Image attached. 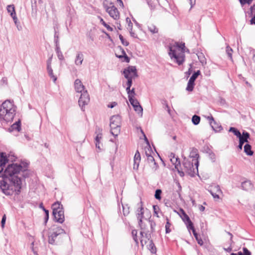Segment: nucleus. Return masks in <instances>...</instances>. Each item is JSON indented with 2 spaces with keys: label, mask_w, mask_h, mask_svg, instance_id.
<instances>
[{
  "label": "nucleus",
  "mask_w": 255,
  "mask_h": 255,
  "mask_svg": "<svg viewBox=\"0 0 255 255\" xmlns=\"http://www.w3.org/2000/svg\"><path fill=\"white\" fill-rule=\"evenodd\" d=\"M8 159L5 153L0 152V189L5 195H11L15 193L19 194L22 184L21 172L25 171L28 163L21 162V163L9 164L4 172L1 173Z\"/></svg>",
  "instance_id": "nucleus-1"
},
{
  "label": "nucleus",
  "mask_w": 255,
  "mask_h": 255,
  "mask_svg": "<svg viewBox=\"0 0 255 255\" xmlns=\"http://www.w3.org/2000/svg\"><path fill=\"white\" fill-rule=\"evenodd\" d=\"M184 43L174 42L168 46V54L171 59H174V61L179 65L183 64L184 61Z\"/></svg>",
  "instance_id": "nucleus-2"
},
{
  "label": "nucleus",
  "mask_w": 255,
  "mask_h": 255,
  "mask_svg": "<svg viewBox=\"0 0 255 255\" xmlns=\"http://www.w3.org/2000/svg\"><path fill=\"white\" fill-rule=\"evenodd\" d=\"M16 110L13 101H5L0 107V120L6 122L12 121L16 114Z\"/></svg>",
  "instance_id": "nucleus-3"
},
{
  "label": "nucleus",
  "mask_w": 255,
  "mask_h": 255,
  "mask_svg": "<svg viewBox=\"0 0 255 255\" xmlns=\"http://www.w3.org/2000/svg\"><path fill=\"white\" fill-rule=\"evenodd\" d=\"M53 215L57 222L62 223L64 221V211L62 205L57 202L52 205Z\"/></svg>",
  "instance_id": "nucleus-4"
},
{
  "label": "nucleus",
  "mask_w": 255,
  "mask_h": 255,
  "mask_svg": "<svg viewBox=\"0 0 255 255\" xmlns=\"http://www.w3.org/2000/svg\"><path fill=\"white\" fill-rule=\"evenodd\" d=\"M121 118L119 115L113 116L110 119L111 133L114 136H118L120 130Z\"/></svg>",
  "instance_id": "nucleus-5"
},
{
  "label": "nucleus",
  "mask_w": 255,
  "mask_h": 255,
  "mask_svg": "<svg viewBox=\"0 0 255 255\" xmlns=\"http://www.w3.org/2000/svg\"><path fill=\"white\" fill-rule=\"evenodd\" d=\"M194 164L196 165L195 168L193 166V163L188 160H184L183 162V165L185 171L190 175H193L196 172H198V161H195Z\"/></svg>",
  "instance_id": "nucleus-6"
},
{
  "label": "nucleus",
  "mask_w": 255,
  "mask_h": 255,
  "mask_svg": "<svg viewBox=\"0 0 255 255\" xmlns=\"http://www.w3.org/2000/svg\"><path fill=\"white\" fill-rule=\"evenodd\" d=\"M65 233L64 230L59 227H54L49 233L48 236V242L50 244H54L55 240L58 236Z\"/></svg>",
  "instance_id": "nucleus-7"
},
{
  "label": "nucleus",
  "mask_w": 255,
  "mask_h": 255,
  "mask_svg": "<svg viewBox=\"0 0 255 255\" xmlns=\"http://www.w3.org/2000/svg\"><path fill=\"white\" fill-rule=\"evenodd\" d=\"M143 214L144 209L142 206H140L136 210V215L141 230H144L145 229V219H147L144 217Z\"/></svg>",
  "instance_id": "nucleus-8"
},
{
  "label": "nucleus",
  "mask_w": 255,
  "mask_h": 255,
  "mask_svg": "<svg viewBox=\"0 0 255 255\" xmlns=\"http://www.w3.org/2000/svg\"><path fill=\"white\" fill-rule=\"evenodd\" d=\"M123 74L127 79H132L137 76L136 69L134 66H128L125 69Z\"/></svg>",
  "instance_id": "nucleus-9"
},
{
  "label": "nucleus",
  "mask_w": 255,
  "mask_h": 255,
  "mask_svg": "<svg viewBox=\"0 0 255 255\" xmlns=\"http://www.w3.org/2000/svg\"><path fill=\"white\" fill-rule=\"evenodd\" d=\"M90 101L89 95L87 91H84V92L81 94L79 98L78 103L79 105L81 107L82 111H84V107L85 105H87Z\"/></svg>",
  "instance_id": "nucleus-10"
},
{
  "label": "nucleus",
  "mask_w": 255,
  "mask_h": 255,
  "mask_svg": "<svg viewBox=\"0 0 255 255\" xmlns=\"http://www.w3.org/2000/svg\"><path fill=\"white\" fill-rule=\"evenodd\" d=\"M208 191L214 199H219V194L222 193V190L220 186L215 184L210 187V189H208Z\"/></svg>",
  "instance_id": "nucleus-11"
},
{
  "label": "nucleus",
  "mask_w": 255,
  "mask_h": 255,
  "mask_svg": "<svg viewBox=\"0 0 255 255\" xmlns=\"http://www.w3.org/2000/svg\"><path fill=\"white\" fill-rule=\"evenodd\" d=\"M106 11L109 14L110 16L114 19L117 20L119 19L120 17V13L117 8L115 6L112 5L108 6L106 8Z\"/></svg>",
  "instance_id": "nucleus-12"
},
{
  "label": "nucleus",
  "mask_w": 255,
  "mask_h": 255,
  "mask_svg": "<svg viewBox=\"0 0 255 255\" xmlns=\"http://www.w3.org/2000/svg\"><path fill=\"white\" fill-rule=\"evenodd\" d=\"M250 134L246 131L243 132L242 135L239 136V144L238 145V148L242 150L243 145L245 142H248V139L250 138Z\"/></svg>",
  "instance_id": "nucleus-13"
},
{
  "label": "nucleus",
  "mask_w": 255,
  "mask_h": 255,
  "mask_svg": "<svg viewBox=\"0 0 255 255\" xmlns=\"http://www.w3.org/2000/svg\"><path fill=\"white\" fill-rule=\"evenodd\" d=\"M52 56H51L47 60V70L48 75L52 79L54 82H55L57 80V77L55 76L53 73V70L51 67Z\"/></svg>",
  "instance_id": "nucleus-14"
},
{
  "label": "nucleus",
  "mask_w": 255,
  "mask_h": 255,
  "mask_svg": "<svg viewBox=\"0 0 255 255\" xmlns=\"http://www.w3.org/2000/svg\"><path fill=\"white\" fill-rule=\"evenodd\" d=\"M207 119L209 121L210 125L212 129L216 132H218L222 129L221 125L218 124L214 119L212 116L208 117Z\"/></svg>",
  "instance_id": "nucleus-15"
},
{
  "label": "nucleus",
  "mask_w": 255,
  "mask_h": 255,
  "mask_svg": "<svg viewBox=\"0 0 255 255\" xmlns=\"http://www.w3.org/2000/svg\"><path fill=\"white\" fill-rule=\"evenodd\" d=\"M75 90L77 93H82L84 91H87L85 90L84 86L83 85L81 81L78 79H76L74 82Z\"/></svg>",
  "instance_id": "nucleus-16"
},
{
  "label": "nucleus",
  "mask_w": 255,
  "mask_h": 255,
  "mask_svg": "<svg viewBox=\"0 0 255 255\" xmlns=\"http://www.w3.org/2000/svg\"><path fill=\"white\" fill-rule=\"evenodd\" d=\"M182 211L183 212V217L182 218L183 221H184V222L186 224L187 229L189 230H191V229H193V228L194 227L193 224L192 222H191L190 218L184 212V211L183 210H182Z\"/></svg>",
  "instance_id": "nucleus-17"
},
{
  "label": "nucleus",
  "mask_w": 255,
  "mask_h": 255,
  "mask_svg": "<svg viewBox=\"0 0 255 255\" xmlns=\"http://www.w3.org/2000/svg\"><path fill=\"white\" fill-rule=\"evenodd\" d=\"M7 10L10 13V16L12 17L15 24L17 23V18L16 16V13L13 5H9L7 6Z\"/></svg>",
  "instance_id": "nucleus-18"
},
{
  "label": "nucleus",
  "mask_w": 255,
  "mask_h": 255,
  "mask_svg": "<svg viewBox=\"0 0 255 255\" xmlns=\"http://www.w3.org/2000/svg\"><path fill=\"white\" fill-rule=\"evenodd\" d=\"M21 129V122L20 120H18L15 123L12 124L11 127L8 128V131L9 132H12L13 131H19Z\"/></svg>",
  "instance_id": "nucleus-19"
},
{
  "label": "nucleus",
  "mask_w": 255,
  "mask_h": 255,
  "mask_svg": "<svg viewBox=\"0 0 255 255\" xmlns=\"http://www.w3.org/2000/svg\"><path fill=\"white\" fill-rule=\"evenodd\" d=\"M84 60V55L81 52H78L75 59V64L77 66L82 65Z\"/></svg>",
  "instance_id": "nucleus-20"
},
{
  "label": "nucleus",
  "mask_w": 255,
  "mask_h": 255,
  "mask_svg": "<svg viewBox=\"0 0 255 255\" xmlns=\"http://www.w3.org/2000/svg\"><path fill=\"white\" fill-rule=\"evenodd\" d=\"M242 188L245 190H250L252 189L253 185L250 181H245L242 183Z\"/></svg>",
  "instance_id": "nucleus-21"
},
{
  "label": "nucleus",
  "mask_w": 255,
  "mask_h": 255,
  "mask_svg": "<svg viewBox=\"0 0 255 255\" xmlns=\"http://www.w3.org/2000/svg\"><path fill=\"white\" fill-rule=\"evenodd\" d=\"M190 156L193 159H195L196 161H198L197 159L199 157V155L198 153V150L195 148H193L190 153Z\"/></svg>",
  "instance_id": "nucleus-22"
},
{
  "label": "nucleus",
  "mask_w": 255,
  "mask_h": 255,
  "mask_svg": "<svg viewBox=\"0 0 255 255\" xmlns=\"http://www.w3.org/2000/svg\"><path fill=\"white\" fill-rule=\"evenodd\" d=\"M244 151L248 155L251 156L253 154L254 152L252 150L251 145L249 144H246L244 146Z\"/></svg>",
  "instance_id": "nucleus-23"
},
{
  "label": "nucleus",
  "mask_w": 255,
  "mask_h": 255,
  "mask_svg": "<svg viewBox=\"0 0 255 255\" xmlns=\"http://www.w3.org/2000/svg\"><path fill=\"white\" fill-rule=\"evenodd\" d=\"M55 51L58 59L60 60H62L64 59V56L62 52L61 51L59 45L58 44H57L56 45Z\"/></svg>",
  "instance_id": "nucleus-24"
},
{
  "label": "nucleus",
  "mask_w": 255,
  "mask_h": 255,
  "mask_svg": "<svg viewBox=\"0 0 255 255\" xmlns=\"http://www.w3.org/2000/svg\"><path fill=\"white\" fill-rule=\"evenodd\" d=\"M172 155H173V159H171V162L175 164V167L177 169V170L178 171V173H179L180 176H184V172L179 171V169L177 168L178 164H176V162L178 161V158H174V155L172 153L171 154V156H172Z\"/></svg>",
  "instance_id": "nucleus-25"
},
{
  "label": "nucleus",
  "mask_w": 255,
  "mask_h": 255,
  "mask_svg": "<svg viewBox=\"0 0 255 255\" xmlns=\"http://www.w3.org/2000/svg\"><path fill=\"white\" fill-rule=\"evenodd\" d=\"M197 56L199 60L202 63V64L205 65L206 64V59L202 53H198L197 54Z\"/></svg>",
  "instance_id": "nucleus-26"
},
{
  "label": "nucleus",
  "mask_w": 255,
  "mask_h": 255,
  "mask_svg": "<svg viewBox=\"0 0 255 255\" xmlns=\"http://www.w3.org/2000/svg\"><path fill=\"white\" fill-rule=\"evenodd\" d=\"M229 131L233 132L236 136H237V137H239L242 135L238 129L234 127H231Z\"/></svg>",
  "instance_id": "nucleus-27"
},
{
  "label": "nucleus",
  "mask_w": 255,
  "mask_h": 255,
  "mask_svg": "<svg viewBox=\"0 0 255 255\" xmlns=\"http://www.w3.org/2000/svg\"><path fill=\"white\" fill-rule=\"evenodd\" d=\"M191 230L192 231L193 234L195 238H196V239L198 242V244L201 246L203 245V241H202V239L199 238L198 234L196 232V231H195L194 228H193V229H191Z\"/></svg>",
  "instance_id": "nucleus-28"
},
{
  "label": "nucleus",
  "mask_w": 255,
  "mask_h": 255,
  "mask_svg": "<svg viewBox=\"0 0 255 255\" xmlns=\"http://www.w3.org/2000/svg\"><path fill=\"white\" fill-rule=\"evenodd\" d=\"M233 49L229 46L227 45L226 48V52L228 57L230 59V60L233 61V57H232V53H233Z\"/></svg>",
  "instance_id": "nucleus-29"
},
{
  "label": "nucleus",
  "mask_w": 255,
  "mask_h": 255,
  "mask_svg": "<svg viewBox=\"0 0 255 255\" xmlns=\"http://www.w3.org/2000/svg\"><path fill=\"white\" fill-rule=\"evenodd\" d=\"M195 83L189 80L186 90L187 91L191 92L193 90Z\"/></svg>",
  "instance_id": "nucleus-30"
},
{
  "label": "nucleus",
  "mask_w": 255,
  "mask_h": 255,
  "mask_svg": "<svg viewBox=\"0 0 255 255\" xmlns=\"http://www.w3.org/2000/svg\"><path fill=\"white\" fill-rule=\"evenodd\" d=\"M192 122L194 125H197L200 122V117L197 115H194L192 118Z\"/></svg>",
  "instance_id": "nucleus-31"
},
{
  "label": "nucleus",
  "mask_w": 255,
  "mask_h": 255,
  "mask_svg": "<svg viewBox=\"0 0 255 255\" xmlns=\"http://www.w3.org/2000/svg\"><path fill=\"white\" fill-rule=\"evenodd\" d=\"M146 229V227H145V229L144 230H141V231H140V235L141 237V239L140 240V243L142 246H143L144 240L143 239H142V238H143L144 236L146 237V238H148L147 234L146 233H145V232ZM144 243L145 244L146 243L145 241H144Z\"/></svg>",
  "instance_id": "nucleus-32"
},
{
  "label": "nucleus",
  "mask_w": 255,
  "mask_h": 255,
  "mask_svg": "<svg viewBox=\"0 0 255 255\" xmlns=\"http://www.w3.org/2000/svg\"><path fill=\"white\" fill-rule=\"evenodd\" d=\"M201 72L200 70H198L196 72H194L191 77L190 78L189 80L193 82H195V81L198 77V76L200 74Z\"/></svg>",
  "instance_id": "nucleus-33"
},
{
  "label": "nucleus",
  "mask_w": 255,
  "mask_h": 255,
  "mask_svg": "<svg viewBox=\"0 0 255 255\" xmlns=\"http://www.w3.org/2000/svg\"><path fill=\"white\" fill-rule=\"evenodd\" d=\"M148 29L152 33H156L158 32V29L153 24H150L148 26Z\"/></svg>",
  "instance_id": "nucleus-34"
},
{
  "label": "nucleus",
  "mask_w": 255,
  "mask_h": 255,
  "mask_svg": "<svg viewBox=\"0 0 255 255\" xmlns=\"http://www.w3.org/2000/svg\"><path fill=\"white\" fill-rule=\"evenodd\" d=\"M145 222H146V223H148V224L150 225V228H151V232H153L154 230V227L156 225L155 224V223L154 222H153V221L152 220H147V219H145Z\"/></svg>",
  "instance_id": "nucleus-35"
},
{
  "label": "nucleus",
  "mask_w": 255,
  "mask_h": 255,
  "mask_svg": "<svg viewBox=\"0 0 255 255\" xmlns=\"http://www.w3.org/2000/svg\"><path fill=\"white\" fill-rule=\"evenodd\" d=\"M128 100H129L130 104L133 107V108L135 107V106H137L139 104L138 101L136 99H135L134 98L128 99Z\"/></svg>",
  "instance_id": "nucleus-36"
},
{
  "label": "nucleus",
  "mask_w": 255,
  "mask_h": 255,
  "mask_svg": "<svg viewBox=\"0 0 255 255\" xmlns=\"http://www.w3.org/2000/svg\"><path fill=\"white\" fill-rule=\"evenodd\" d=\"M171 224L169 223V220L168 218H166V223L165 225V232L166 234H168L171 232V229H170L171 227Z\"/></svg>",
  "instance_id": "nucleus-37"
},
{
  "label": "nucleus",
  "mask_w": 255,
  "mask_h": 255,
  "mask_svg": "<svg viewBox=\"0 0 255 255\" xmlns=\"http://www.w3.org/2000/svg\"><path fill=\"white\" fill-rule=\"evenodd\" d=\"M134 110L137 113L140 114L141 117L142 116L143 109L142 107L139 104L137 106H135V107L134 108Z\"/></svg>",
  "instance_id": "nucleus-38"
},
{
  "label": "nucleus",
  "mask_w": 255,
  "mask_h": 255,
  "mask_svg": "<svg viewBox=\"0 0 255 255\" xmlns=\"http://www.w3.org/2000/svg\"><path fill=\"white\" fill-rule=\"evenodd\" d=\"M100 22L105 27L107 28L108 30L110 31H113V28L109 25L107 23H106L102 18H100Z\"/></svg>",
  "instance_id": "nucleus-39"
},
{
  "label": "nucleus",
  "mask_w": 255,
  "mask_h": 255,
  "mask_svg": "<svg viewBox=\"0 0 255 255\" xmlns=\"http://www.w3.org/2000/svg\"><path fill=\"white\" fill-rule=\"evenodd\" d=\"M162 193V191L161 189H156L155 192L154 197L157 200L161 199V194Z\"/></svg>",
  "instance_id": "nucleus-40"
},
{
  "label": "nucleus",
  "mask_w": 255,
  "mask_h": 255,
  "mask_svg": "<svg viewBox=\"0 0 255 255\" xmlns=\"http://www.w3.org/2000/svg\"><path fill=\"white\" fill-rule=\"evenodd\" d=\"M145 151L146 157L151 155L153 153L150 145L145 148Z\"/></svg>",
  "instance_id": "nucleus-41"
},
{
  "label": "nucleus",
  "mask_w": 255,
  "mask_h": 255,
  "mask_svg": "<svg viewBox=\"0 0 255 255\" xmlns=\"http://www.w3.org/2000/svg\"><path fill=\"white\" fill-rule=\"evenodd\" d=\"M147 160L149 163H153L154 165L156 166L154 158L152 155L147 157Z\"/></svg>",
  "instance_id": "nucleus-42"
},
{
  "label": "nucleus",
  "mask_w": 255,
  "mask_h": 255,
  "mask_svg": "<svg viewBox=\"0 0 255 255\" xmlns=\"http://www.w3.org/2000/svg\"><path fill=\"white\" fill-rule=\"evenodd\" d=\"M135 95V89L134 88H132L131 90H130L129 93L128 94V98L130 99L134 98Z\"/></svg>",
  "instance_id": "nucleus-43"
},
{
  "label": "nucleus",
  "mask_w": 255,
  "mask_h": 255,
  "mask_svg": "<svg viewBox=\"0 0 255 255\" xmlns=\"http://www.w3.org/2000/svg\"><path fill=\"white\" fill-rule=\"evenodd\" d=\"M119 38L123 45L128 46L129 44V43L124 39V37L121 34L119 35Z\"/></svg>",
  "instance_id": "nucleus-44"
},
{
  "label": "nucleus",
  "mask_w": 255,
  "mask_h": 255,
  "mask_svg": "<svg viewBox=\"0 0 255 255\" xmlns=\"http://www.w3.org/2000/svg\"><path fill=\"white\" fill-rule=\"evenodd\" d=\"M133 160L140 161V155L138 151H136L135 153Z\"/></svg>",
  "instance_id": "nucleus-45"
},
{
  "label": "nucleus",
  "mask_w": 255,
  "mask_h": 255,
  "mask_svg": "<svg viewBox=\"0 0 255 255\" xmlns=\"http://www.w3.org/2000/svg\"><path fill=\"white\" fill-rule=\"evenodd\" d=\"M122 53H123V56H120L119 57L121 58L123 56H124V58H125V61L127 62H129V58L127 55L126 52H125V51L124 50H122Z\"/></svg>",
  "instance_id": "nucleus-46"
},
{
  "label": "nucleus",
  "mask_w": 255,
  "mask_h": 255,
  "mask_svg": "<svg viewBox=\"0 0 255 255\" xmlns=\"http://www.w3.org/2000/svg\"><path fill=\"white\" fill-rule=\"evenodd\" d=\"M43 211H44L45 213V222L46 223L49 219V212L48 210H46L45 208H43Z\"/></svg>",
  "instance_id": "nucleus-47"
},
{
  "label": "nucleus",
  "mask_w": 255,
  "mask_h": 255,
  "mask_svg": "<svg viewBox=\"0 0 255 255\" xmlns=\"http://www.w3.org/2000/svg\"><path fill=\"white\" fill-rule=\"evenodd\" d=\"M140 161H137L135 160H133V168L135 170H137L138 168L139 164Z\"/></svg>",
  "instance_id": "nucleus-48"
},
{
  "label": "nucleus",
  "mask_w": 255,
  "mask_h": 255,
  "mask_svg": "<svg viewBox=\"0 0 255 255\" xmlns=\"http://www.w3.org/2000/svg\"><path fill=\"white\" fill-rule=\"evenodd\" d=\"M252 1L253 0H240V2L242 5H244L246 3L250 4Z\"/></svg>",
  "instance_id": "nucleus-49"
},
{
  "label": "nucleus",
  "mask_w": 255,
  "mask_h": 255,
  "mask_svg": "<svg viewBox=\"0 0 255 255\" xmlns=\"http://www.w3.org/2000/svg\"><path fill=\"white\" fill-rule=\"evenodd\" d=\"M5 221H6V216H5V215H4L2 216V219H1V226L2 228H4V225H5Z\"/></svg>",
  "instance_id": "nucleus-50"
},
{
  "label": "nucleus",
  "mask_w": 255,
  "mask_h": 255,
  "mask_svg": "<svg viewBox=\"0 0 255 255\" xmlns=\"http://www.w3.org/2000/svg\"><path fill=\"white\" fill-rule=\"evenodd\" d=\"M243 255H251V252L246 248H243Z\"/></svg>",
  "instance_id": "nucleus-51"
},
{
  "label": "nucleus",
  "mask_w": 255,
  "mask_h": 255,
  "mask_svg": "<svg viewBox=\"0 0 255 255\" xmlns=\"http://www.w3.org/2000/svg\"><path fill=\"white\" fill-rule=\"evenodd\" d=\"M96 134H97V135L95 138V141H97V142H99L100 141V139L102 137V133H96Z\"/></svg>",
  "instance_id": "nucleus-52"
},
{
  "label": "nucleus",
  "mask_w": 255,
  "mask_h": 255,
  "mask_svg": "<svg viewBox=\"0 0 255 255\" xmlns=\"http://www.w3.org/2000/svg\"><path fill=\"white\" fill-rule=\"evenodd\" d=\"M127 87H131L132 84V79H127Z\"/></svg>",
  "instance_id": "nucleus-53"
},
{
  "label": "nucleus",
  "mask_w": 255,
  "mask_h": 255,
  "mask_svg": "<svg viewBox=\"0 0 255 255\" xmlns=\"http://www.w3.org/2000/svg\"><path fill=\"white\" fill-rule=\"evenodd\" d=\"M117 105V103L116 102H114L111 103V104L108 105V107L110 108H113Z\"/></svg>",
  "instance_id": "nucleus-54"
},
{
  "label": "nucleus",
  "mask_w": 255,
  "mask_h": 255,
  "mask_svg": "<svg viewBox=\"0 0 255 255\" xmlns=\"http://www.w3.org/2000/svg\"><path fill=\"white\" fill-rule=\"evenodd\" d=\"M165 109L166 110V111H167L168 113L169 114V115H171V110L170 109V108L168 106V104H167V103L166 102H165Z\"/></svg>",
  "instance_id": "nucleus-55"
},
{
  "label": "nucleus",
  "mask_w": 255,
  "mask_h": 255,
  "mask_svg": "<svg viewBox=\"0 0 255 255\" xmlns=\"http://www.w3.org/2000/svg\"><path fill=\"white\" fill-rule=\"evenodd\" d=\"M129 32H130V35L131 37H133V38H136L137 37V35L136 34L133 32L132 30H129Z\"/></svg>",
  "instance_id": "nucleus-56"
},
{
  "label": "nucleus",
  "mask_w": 255,
  "mask_h": 255,
  "mask_svg": "<svg viewBox=\"0 0 255 255\" xmlns=\"http://www.w3.org/2000/svg\"><path fill=\"white\" fill-rule=\"evenodd\" d=\"M149 247L151 248L150 250L152 253H153L154 250H155V248L154 246V245L152 243H151L149 245Z\"/></svg>",
  "instance_id": "nucleus-57"
},
{
  "label": "nucleus",
  "mask_w": 255,
  "mask_h": 255,
  "mask_svg": "<svg viewBox=\"0 0 255 255\" xmlns=\"http://www.w3.org/2000/svg\"><path fill=\"white\" fill-rule=\"evenodd\" d=\"M95 144L96 148H98L99 150H101V148L100 146V141L97 142V141H95Z\"/></svg>",
  "instance_id": "nucleus-58"
},
{
  "label": "nucleus",
  "mask_w": 255,
  "mask_h": 255,
  "mask_svg": "<svg viewBox=\"0 0 255 255\" xmlns=\"http://www.w3.org/2000/svg\"><path fill=\"white\" fill-rule=\"evenodd\" d=\"M102 129L100 128H97L96 129V133H102Z\"/></svg>",
  "instance_id": "nucleus-59"
},
{
  "label": "nucleus",
  "mask_w": 255,
  "mask_h": 255,
  "mask_svg": "<svg viewBox=\"0 0 255 255\" xmlns=\"http://www.w3.org/2000/svg\"><path fill=\"white\" fill-rule=\"evenodd\" d=\"M224 250L228 253H230L232 251V248L231 247H229L228 248H224Z\"/></svg>",
  "instance_id": "nucleus-60"
},
{
  "label": "nucleus",
  "mask_w": 255,
  "mask_h": 255,
  "mask_svg": "<svg viewBox=\"0 0 255 255\" xmlns=\"http://www.w3.org/2000/svg\"><path fill=\"white\" fill-rule=\"evenodd\" d=\"M132 23H131V22L130 21V22H129V23H128V29L129 30H132Z\"/></svg>",
  "instance_id": "nucleus-61"
},
{
  "label": "nucleus",
  "mask_w": 255,
  "mask_h": 255,
  "mask_svg": "<svg viewBox=\"0 0 255 255\" xmlns=\"http://www.w3.org/2000/svg\"><path fill=\"white\" fill-rule=\"evenodd\" d=\"M205 208L202 205H200L199 206V209L201 212L204 211L205 210Z\"/></svg>",
  "instance_id": "nucleus-62"
},
{
  "label": "nucleus",
  "mask_w": 255,
  "mask_h": 255,
  "mask_svg": "<svg viewBox=\"0 0 255 255\" xmlns=\"http://www.w3.org/2000/svg\"><path fill=\"white\" fill-rule=\"evenodd\" d=\"M251 24H255V15L253 16V17L251 20Z\"/></svg>",
  "instance_id": "nucleus-63"
},
{
  "label": "nucleus",
  "mask_w": 255,
  "mask_h": 255,
  "mask_svg": "<svg viewBox=\"0 0 255 255\" xmlns=\"http://www.w3.org/2000/svg\"><path fill=\"white\" fill-rule=\"evenodd\" d=\"M251 10L252 13L255 12V4L251 7Z\"/></svg>",
  "instance_id": "nucleus-64"
}]
</instances>
